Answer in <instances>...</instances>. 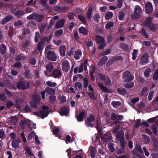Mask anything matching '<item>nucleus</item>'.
Masks as SVG:
<instances>
[{
    "label": "nucleus",
    "mask_w": 158,
    "mask_h": 158,
    "mask_svg": "<svg viewBox=\"0 0 158 158\" xmlns=\"http://www.w3.org/2000/svg\"><path fill=\"white\" fill-rule=\"evenodd\" d=\"M142 14V9L138 5H136L134 8V13L131 16L133 19H136L139 18Z\"/></svg>",
    "instance_id": "f257e3e1"
},
{
    "label": "nucleus",
    "mask_w": 158,
    "mask_h": 158,
    "mask_svg": "<svg viewBox=\"0 0 158 158\" xmlns=\"http://www.w3.org/2000/svg\"><path fill=\"white\" fill-rule=\"evenodd\" d=\"M132 152L134 155H136L140 158H144L145 157L141 147L139 145H136L135 150L133 151Z\"/></svg>",
    "instance_id": "f03ea898"
},
{
    "label": "nucleus",
    "mask_w": 158,
    "mask_h": 158,
    "mask_svg": "<svg viewBox=\"0 0 158 158\" xmlns=\"http://www.w3.org/2000/svg\"><path fill=\"white\" fill-rule=\"evenodd\" d=\"M124 135V132L122 131L118 133L116 135V138L120 141L121 146L123 148L125 146V144L123 139Z\"/></svg>",
    "instance_id": "7ed1b4c3"
},
{
    "label": "nucleus",
    "mask_w": 158,
    "mask_h": 158,
    "mask_svg": "<svg viewBox=\"0 0 158 158\" xmlns=\"http://www.w3.org/2000/svg\"><path fill=\"white\" fill-rule=\"evenodd\" d=\"M123 76L125 81L127 82L132 81L134 78L130 72L128 71L124 72L123 73Z\"/></svg>",
    "instance_id": "20e7f679"
},
{
    "label": "nucleus",
    "mask_w": 158,
    "mask_h": 158,
    "mask_svg": "<svg viewBox=\"0 0 158 158\" xmlns=\"http://www.w3.org/2000/svg\"><path fill=\"white\" fill-rule=\"evenodd\" d=\"M49 113L48 111H41L40 112H36L33 113V114L39 117L44 119L45 118L47 117Z\"/></svg>",
    "instance_id": "39448f33"
},
{
    "label": "nucleus",
    "mask_w": 158,
    "mask_h": 158,
    "mask_svg": "<svg viewBox=\"0 0 158 158\" xmlns=\"http://www.w3.org/2000/svg\"><path fill=\"white\" fill-rule=\"evenodd\" d=\"M29 85L30 83L28 82L21 81L18 83L17 85V87L20 89H26L29 88Z\"/></svg>",
    "instance_id": "423d86ee"
},
{
    "label": "nucleus",
    "mask_w": 158,
    "mask_h": 158,
    "mask_svg": "<svg viewBox=\"0 0 158 158\" xmlns=\"http://www.w3.org/2000/svg\"><path fill=\"white\" fill-rule=\"evenodd\" d=\"M145 11L147 14H151L153 10V8L151 3L150 2H147L145 5Z\"/></svg>",
    "instance_id": "0eeeda50"
},
{
    "label": "nucleus",
    "mask_w": 158,
    "mask_h": 158,
    "mask_svg": "<svg viewBox=\"0 0 158 158\" xmlns=\"http://www.w3.org/2000/svg\"><path fill=\"white\" fill-rule=\"evenodd\" d=\"M47 57L49 60L55 61L56 60V56L55 52L51 51H48Z\"/></svg>",
    "instance_id": "6e6552de"
},
{
    "label": "nucleus",
    "mask_w": 158,
    "mask_h": 158,
    "mask_svg": "<svg viewBox=\"0 0 158 158\" xmlns=\"http://www.w3.org/2000/svg\"><path fill=\"white\" fill-rule=\"evenodd\" d=\"M98 77L101 80L104 81L106 85H108L111 83V81L110 78L107 76H106L102 74H99Z\"/></svg>",
    "instance_id": "1a4fd4ad"
},
{
    "label": "nucleus",
    "mask_w": 158,
    "mask_h": 158,
    "mask_svg": "<svg viewBox=\"0 0 158 158\" xmlns=\"http://www.w3.org/2000/svg\"><path fill=\"white\" fill-rule=\"evenodd\" d=\"M62 67L63 71L68 72L70 68L69 62L67 60L64 61L62 63Z\"/></svg>",
    "instance_id": "9d476101"
},
{
    "label": "nucleus",
    "mask_w": 158,
    "mask_h": 158,
    "mask_svg": "<svg viewBox=\"0 0 158 158\" xmlns=\"http://www.w3.org/2000/svg\"><path fill=\"white\" fill-rule=\"evenodd\" d=\"M148 54L145 53L143 54L140 58V63L141 64L144 65L148 63Z\"/></svg>",
    "instance_id": "9b49d317"
},
{
    "label": "nucleus",
    "mask_w": 158,
    "mask_h": 158,
    "mask_svg": "<svg viewBox=\"0 0 158 158\" xmlns=\"http://www.w3.org/2000/svg\"><path fill=\"white\" fill-rule=\"evenodd\" d=\"M95 120V118L94 116L91 115L89 116L87 118V120L86 121V125L87 126H91L93 127L92 126V123L94 122Z\"/></svg>",
    "instance_id": "f8f14e48"
},
{
    "label": "nucleus",
    "mask_w": 158,
    "mask_h": 158,
    "mask_svg": "<svg viewBox=\"0 0 158 158\" xmlns=\"http://www.w3.org/2000/svg\"><path fill=\"white\" fill-rule=\"evenodd\" d=\"M11 12L14 14H15L18 17H19L25 14V12L23 10H19L16 11V9L13 8L10 9Z\"/></svg>",
    "instance_id": "ddd939ff"
},
{
    "label": "nucleus",
    "mask_w": 158,
    "mask_h": 158,
    "mask_svg": "<svg viewBox=\"0 0 158 158\" xmlns=\"http://www.w3.org/2000/svg\"><path fill=\"white\" fill-rule=\"evenodd\" d=\"M120 125V122L119 121H116L114 123L111 124V126L115 127L113 131L112 132L114 133H116L118 130Z\"/></svg>",
    "instance_id": "4468645a"
},
{
    "label": "nucleus",
    "mask_w": 158,
    "mask_h": 158,
    "mask_svg": "<svg viewBox=\"0 0 158 158\" xmlns=\"http://www.w3.org/2000/svg\"><path fill=\"white\" fill-rule=\"evenodd\" d=\"M53 68V66L52 64H48L46 67L47 71H45L44 72L45 75L48 77H49V76L48 74V73H50Z\"/></svg>",
    "instance_id": "2eb2a0df"
},
{
    "label": "nucleus",
    "mask_w": 158,
    "mask_h": 158,
    "mask_svg": "<svg viewBox=\"0 0 158 158\" xmlns=\"http://www.w3.org/2000/svg\"><path fill=\"white\" fill-rule=\"evenodd\" d=\"M65 21L63 19L59 20L56 24L55 27L56 29L60 28L63 27Z\"/></svg>",
    "instance_id": "dca6fc26"
},
{
    "label": "nucleus",
    "mask_w": 158,
    "mask_h": 158,
    "mask_svg": "<svg viewBox=\"0 0 158 158\" xmlns=\"http://www.w3.org/2000/svg\"><path fill=\"white\" fill-rule=\"evenodd\" d=\"M17 116H11L8 118L9 121L11 125H15L18 119Z\"/></svg>",
    "instance_id": "f3484780"
},
{
    "label": "nucleus",
    "mask_w": 158,
    "mask_h": 158,
    "mask_svg": "<svg viewBox=\"0 0 158 158\" xmlns=\"http://www.w3.org/2000/svg\"><path fill=\"white\" fill-rule=\"evenodd\" d=\"M20 142V140L19 139H14L12 142V145L15 149H17L19 147Z\"/></svg>",
    "instance_id": "a211bd4d"
},
{
    "label": "nucleus",
    "mask_w": 158,
    "mask_h": 158,
    "mask_svg": "<svg viewBox=\"0 0 158 158\" xmlns=\"http://www.w3.org/2000/svg\"><path fill=\"white\" fill-rule=\"evenodd\" d=\"M152 19V17H150L147 18L145 20L144 25L146 27H148L149 25L152 24L151 23Z\"/></svg>",
    "instance_id": "6ab92c4d"
},
{
    "label": "nucleus",
    "mask_w": 158,
    "mask_h": 158,
    "mask_svg": "<svg viewBox=\"0 0 158 158\" xmlns=\"http://www.w3.org/2000/svg\"><path fill=\"white\" fill-rule=\"evenodd\" d=\"M98 85L100 89L102 91L108 93H109L110 92V91L107 88V87L104 86L101 83H98Z\"/></svg>",
    "instance_id": "aec40b11"
},
{
    "label": "nucleus",
    "mask_w": 158,
    "mask_h": 158,
    "mask_svg": "<svg viewBox=\"0 0 158 158\" xmlns=\"http://www.w3.org/2000/svg\"><path fill=\"white\" fill-rule=\"evenodd\" d=\"M80 32L84 35H86L88 34V29L86 27H81L79 28Z\"/></svg>",
    "instance_id": "412c9836"
},
{
    "label": "nucleus",
    "mask_w": 158,
    "mask_h": 158,
    "mask_svg": "<svg viewBox=\"0 0 158 158\" xmlns=\"http://www.w3.org/2000/svg\"><path fill=\"white\" fill-rule=\"evenodd\" d=\"M60 114L62 116L66 115L68 113V110L67 107H62L60 111Z\"/></svg>",
    "instance_id": "4be33fe9"
},
{
    "label": "nucleus",
    "mask_w": 158,
    "mask_h": 158,
    "mask_svg": "<svg viewBox=\"0 0 158 158\" xmlns=\"http://www.w3.org/2000/svg\"><path fill=\"white\" fill-rule=\"evenodd\" d=\"M121 58L120 56H114L113 58V60H111L108 61L106 63V66H109L113 64L114 62V61L116 60H120Z\"/></svg>",
    "instance_id": "5701e85b"
},
{
    "label": "nucleus",
    "mask_w": 158,
    "mask_h": 158,
    "mask_svg": "<svg viewBox=\"0 0 158 158\" xmlns=\"http://www.w3.org/2000/svg\"><path fill=\"white\" fill-rule=\"evenodd\" d=\"M85 114V111H83L81 112L80 114L77 117V118L78 121L79 122L82 121Z\"/></svg>",
    "instance_id": "b1692460"
},
{
    "label": "nucleus",
    "mask_w": 158,
    "mask_h": 158,
    "mask_svg": "<svg viewBox=\"0 0 158 158\" xmlns=\"http://www.w3.org/2000/svg\"><path fill=\"white\" fill-rule=\"evenodd\" d=\"M82 53L81 51L80 50H77L74 54V58L76 60H78L79 59L80 57L81 56Z\"/></svg>",
    "instance_id": "393cba45"
},
{
    "label": "nucleus",
    "mask_w": 158,
    "mask_h": 158,
    "mask_svg": "<svg viewBox=\"0 0 158 158\" xmlns=\"http://www.w3.org/2000/svg\"><path fill=\"white\" fill-rule=\"evenodd\" d=\"M12 17L10 16H7L4 18L1 21V23L3 25L6 23L7 22L11 20Z\"/></svg>",
    "instance_id": "a878e982"
},
{
    "label": "nucleus",
    "mask_w": 158,
    "mask_h": 158,
    "mask_svg": "<svg viewBox=\"0 0 158 158\" xmlns=\"http://www.w3.org/2000/svg\"><path fill=\"white\" fill-rule=\"evenodd\" d=\"M98 155L101 158H105L106 157L105 153L102 148L98 150Z\"/></svg>",
    "instance_id": "bb28decb"
},
{
    "label": "nucleus",
    "mask_w": 158,
    "mask_h": 158,
    "mask_svg": "<svg viewBox=\"0 0 158 158\" xmlns=\"http://www.w3.org/2000/svg\"><path fill=\"white\" fill-rule=\"evenodd\" d=\"M27 26L28 27L31 28L34 30L36 27V25L34 22L31 21L27 23Z\"/></svg>",
    "instance_id": "cd10ccee"
},
{
    "label": "nucleus",
    "mask_w": 158,
    "mask_h": 158,
    "mask_svg": "<svg viewBox=\"0 0 158 158\" xmlns=\"http://www.w3.org/2000/svg\"><path fill=\"white\" fill-rule=\"evenodd\" d=\"M66 47L64 46H61L60 48V53L61 56H64L65 55Z\"/></svg>",
    "instance_id": "c85d7f7f"
},
{
    "label": "nucleus",
    "mask_w": 158,
    "mask_h": 158,
    "mask_svg": "<svg viewBox=\"0 0 158 158\" xmlns=\"http://www.w3.org/2000/svg\"><path fill=\"white\" fill-rule=\"evenodd\" d=\"M108 58L107 56H104L103 57L98 63V65L100 66L103 65L105 64Z\"/></svg>",
    "instance_id": "c756f323"
},
{
    "label": "nucleus",
    "mask_w": 158,
    "mask_h": 158,
    "mask_svg": "<svg viewBox=\"0 0 158 158\" xmlns=\"http://www.w3.org/2000/svg\"><path fill=\"white\" fill-rule=\"evenodd\" d=\"M28 120H22L20 123V126L21 129H24V126L27 125H28L27 121Z\"/></svg>",
    "instance_id": "7c9ffc66"
},
{
    "label": "nucleus",
    "mask_w": 158,
    "mask_h": 158,
    "mask_svg": "<svg viewBox=\"0 0 158 158\" xmlns=\"http://www.w3.org/2000/svg\"><path fill=\"white\" fill-rule=\"evenodd\" d=\"M146 27L147 28L153 31H156V25L153 23L151 24L148 26V27Z\"/></svg>",
    "instance_id": "2f4dec72"
},
{
    "label": "nucleus",
    "mask_w": 158,
    "mask_h": 158,
    "mask_svg": "<svg viewBox=\"0 0 158 158\" xmlns=\"http://www.w3.org/2000/svg\"><path fill=\"white\" fill-rule=\"evenodd\" d=\"M63 33V31L62 29L57 30L55 32V35L57 37H59L62 35Z\"/></svg>",
    "instance_id": "473e14b6"
},
{
    "label": "nucleus",
    "mask_w": 158,
    "mask_h": 158,
    "mask_svg": "<svg viewBox=\"0 0 158 158\" xmlns=\"http://www.w3.org/2000/svg\"><path fill=\"white\" fill-rule=\"evenodd\" d=\"M45 91L49 95H53L55 93V90L52 88H47Z\"/></svg>",
    "instance_id": "72a5a7b5"
},
{
    "label": "nucleus",
    "mask_w": 158,
    "mask_h": 158,
    "mask_svg": "<svg viewBox=\"0 0 158 158\" xmlns=\"http://www.w3.org/2000/svg\"><path fill=\"white\" fill-rule=\"evenodd\" d=\"M75 86L77 90H81L82 89V86L81 82H78L75 84Z\"/></svg>",
    "instance_id": "f704fd0d"
},
{
    "label": "nucleus",
    "mask_w": 158,
    "mask_h": 158,
    "mask_svg": "<svg viewBox=\"0 0 158 158\" xmlns=\"http://www.w3.org/2000/svg\"><path fill=\"white\" fill-rule=\"evenodd\" d=\"M46 84L48 86L52 87H54L57 85L56 83L53 82L52 81H47Z\"/></svg>",
    "instance_id": "c9c22d12"
},
{
    "label": "nucleus",
    "mask_w": 158,
    "mask_h": 158,
    "mask_svg": "<svg viewBox=\"0 0 158 158\" xmlns=\"http://www.w3.org/2000/svg\"><path fill=\"white\" fill-rule=\"evenodd\" d=\"M157 127H158V122H157L155 124L153 125L152 127L153 133L156 135L158 134L157 132Z\"/></svg>",
    "instance_id": "e433bc0d"
},
{
    "label": "nucleus",
    "mask_w": 158,
    "mask_h": 158,
    "mask_svg": "<svg viewBox=\"0 0 158 158\" xmlns=\"http://www.w3.org/2000/svg\"><path fill=\"white\" fill-rule=\"evenodd\" d=\"M142 138L144 140V142L146 143H148L150 142V139L149 137L145 135H142Z\"/></svg>",
    "instance_id": "4c0bfd02"
},
{
    "label": "nucleus",
    "mask_w": 158,
    "mask_h": 158,
    "mask_svg": "<svg viewBox=\"0 0 158 158\" xmlns=\"http://www.w3.org/2000/svg\"><path fill=\"white\" fill-rule=\"evenodd\" d=\"M113 14L111 12H109L106 13L105 18L106 20H109L112 18Z\"/></svg>",
    "instance_id": "58836bf2"
},
{
    "label": "nucleus",
    "mask_w": 158,
    "mask_h": 158,
    "mask_svg": "<svg viewBox=\"0 0 158 158\" xmlns=\"http://www.w3.org/2000/svg\"><path fill=\"white\" fill-rule=\"evenodd\" d=\"M27 123H28V126L31 129L36 128V124L33 123L32 122L29 120L27 121Z\"/></svg>",
    "instance_id": "ea45409f"
},
{
    "label": "nucleus",
    "mask_w": 158,
    "mask_h": 158,
    "mask_svg": "<svg viewBox=\"0 0 158 158\" xmlns=\"http://www.w3.org/2000/svg\"><path fill=\"white\" fill-rule=\"evenodd\" d=\"M61 72L59 70H55L53 72L54 77L55 78L58 77L61 75Z\"/></svg>",
    "instance_id": "a19ab883"
},
{
    "label": "nucleus",
    "mask_w": 158,
    "mask_h": 158,
    "mask_svg": "<svg viewBox=\"0 0 158 158\" xmlns=\"http://www.w3.org/2000/svg\"><path fill=\"white\" fill-rule=\"evenodd\" d=\"M96 41L97 43H102L103 42H104V40L103 38L100 36H97L96 37Z\"/></svg>",
    "instance_id": "79ce46f5"
},
{
    "label": "nucleus",
    "mask_w": 158,
    "mask_h": 158,
    "mask_svg": "<svg viewBox=\"0 0 158 158\" xmlns=\"http://www.w3.org/2000/svg\"><path fill=\"white\" fill-rule=\"evenodd\" d=\"M90 154L92 158H94L95 157L96 155L95 150L94 148L91 149Z\"/></svg>",
    "instance_id": "37998d69"
},
{
    "label": "nucleus",
    "mask_w": 158,
    "mask_h": 158,
    "mask_svg": "<svg viewBox=\"0 0 158 158\" xmlns=\"http://www.w3.org/2000/svg\"><path fill=\"white\" fill-rule=\"evenodd\" d=\"M37 15L36 13H33L31 15L27 17V19H36Z\"/></svg>",
    "instance_id": "c03bdc74"
},
{
    "label": "nucleus",
    "mask_w": 158,
    "mask_h": 158,
    "mask_svg": "<svg viewBox=\"0 0 158 158\" xmlns=\"http://www.w3.org/2000/svg\"><path fill=\"white\" fill-rule=\"evenodd\" d=\"M111 104L115 108H117L121 105V103L120 102L113 101L111 103Z\"/></svg>",
    "instance_id": "a18cd8bd"
},
{
    "label": "nucleus",
    "mask_w": 158,
    "mask_h": 158,
    "mask_svg": "<svg viewBox=\"0 0 158 158\" xmlns=\"http://www.w3.org/2000/svg\"><path fill=\"white\" fill-rule=\"evenodd\" d=\"M23 100L21 99L18 98L15 101V103L16 104V106L19 107L20 106V105L23 103Z\"/></svg>",
    "instance_id": "49530a36"
},
{
    "label": "nucleus",
    "mask_w": 158,
    "mask_h": 158,
    "mask_svg": "<svg viewBox=\"0 0 158 158\" xmlns=\"http://www.w3.org/2000/svg\"><path fill=\"white\" fill-rule=\"evenodd\" d=\"M152 140L154 147L155 148H157L158 147V139H156L155 138H153Z\"/></svg>",
    "instance_id": "de8ad7c7"
},
{
    "label": "nucleus",
    "mask_w": 158,
    "mask_h": 158,
    "mask_svg": "<svg viewBox=\"0 0 158 158\" xmlns=\"http://www.w3.org/2000/svg\"><path fill=\"white\" fill-rule=\"evenodd\" d=\"M151 72L150 69L148 68L146 69L144 73L145 76L147 77H148L150 76V73Z\"/></svg>",
    "instance_id": "09e8293b"
},
{
    "label": "nucleus",
    "mask_w": 158,
    "mask_h": 158,
    "mask_svg": "<svg viewBox=\"0 0 158 158\" xmlns=\"http://www.w3.org/2000/svg\"><path fill=\"white\" fill-rule=\"evenodd\" d=\"M26 150L27 152V153L30 156L31 158H34V156L33 155V154L32 152L31 151L29 148L27 146H26Z\"/></svg>",
    "instance_id": "8fccbe9b"
},
{
    "label": "nucleus",
    "mask_w": 158,
    "mask_h": 158,
    "mask_svg": "<svg viewBox=\"0 0 158 158\" xmlns=\"http://www.w3.org/2000/svg\"><path fill=\"white\" fill-rule=\"evenodd\" d=\"M56 100V97L54 95H51L49 97V100L51 103H54Z\"/></svg>",
    "instance_id": "3c124183"
},
{
    "label": "nucleus",
    "mask_w": 158,
    "mask_h": 158,
    "mask_svg": "<svg viewBox=\"0 0 158 158\" xmlns=\"http://www.w3.org/2000/svg\"><path fill=\"white\" fill-rule=\"evenodd\" d=\"M125 16V13L122 12H120L118 15V19L120 20H122Z\"/></svg>",
    "instance_id": "603ef678"
},
{
    "label": "nucleus",
    "mask_w": 158,
    "mask_h": 158,
    "mask_svg": "<svg viewBox=\"0 0 158 158\" xmlns=\"http://www.w3.org/2000/svg\"><path fill=\"white\" fill-rule=\"evenodd\" d=\"M117 91L122 94H127L126 91L122 88H118L117 89Z\"/></svg>",
    "instance_id": "864d4df0"
},
{
    "label": "nucleus",
    "mask_w": 158,
    "mask_h": 158,
    "mask_svg": "<svg viewBox=\"0 0 158 158\" xmlns=\"http://www.w3.org/2000/svg\"><path fill=\"white\" fill-rule=\"evenodd\" d=\"M120 47L121 48L126 51L128 50V46L125 43H121L120 44Z\"/></svg>",
    "instance_id": "5fc2aeb1"
},
{
    "label": "nucleus",
    "mask_w": 158,
    "mask_h": 158,
    "mask_svg": "<svg viewBox=\"0 0 158 158\" xmlns=\"http://www.w3.org/2000/svg\"><path fill=\"white\" fill-rule=\"evenodd\" d=\"M25 57L23 55L20 54L16 56V60L17 61L20 60L25 59Z\"/></svg>",
    "instance_id": "6e6d98bb"
},
{
    "label": "nucleus",
    "mask_w": 158,
    "mask_h": 158,
    "mask_svg": "<svg viewBox=\"0 0 158 158\" xmlns=\"http://www.w3.org/2000/svg\"><path fill=\"white\" fill-rule=\"evenodd\" d=\"M32 98L33 100L35 101L37 103L39 102L40 100V98L37 95H33L32 96Z\"/></svg>",
    "instance_id": "4d7b16f0"
},
{
    "label": "nucleus",
    "mask_w": 158,
    "mask_h": 158,
    "mask_svg": "<svg viewBox=\"0 0 158 158\" xmlns=\"http://www.w3.org/2000/svg\"><path fill=\"white\" fill-rule=\"evenodd\" d=\"M0 48V52L2 54H3L5 53L6 49L5 45L4 44H2Z\"/></svg>",
    "instance_id": "13d9d810"
},
{
    "label": "nucleus",
    "mask_w": 158,
    "mask_h": 158,
    "mask_svg": "<svg viewBox=\"0 0 158 158\" xmlns=\"http://www.w3.org/2000/svg\"><path fill=\"white\" fill-rule=\"evenodd\" d=\"M92 15V10L91 8H89L87 14V17L88 19H90Z\"/></svg>",
    "instance_id": "bf43d9fd"
},
{
    "label": "nucleus",
    "mask_w": 158,
    "mask_h": 158,
    "mask_svg": "<svg viewBox=\"0 0 158 158\" xmlns=\"http://www.w3.org/2000/svg\"><path fill=\"white\" fill-rule=\"evenodd\" d=\"M114 25V23L113 22H110L106 25L105 27L106 29H109L111 27H113Z\"/></svg>",
    "instance_id": "052dcab7"
},
{
    "label": "nucleus",
    "mask_w": 158,
    "mask_h": 158,
    "mask_svg": "<svg viewBox=\"0 0 158 158\" xmlns=\"http://www.w3.org/2000/svg\"><path fill=\"white\" fill-rule=\"evenodd\" d=\"M138 51L136 50H134L133 51L132 53V59L135 60L137 56L138 55Z\"/></svg>",
    "instance_id": "680f3d73"
},
{
    "label": "nucleus",
    "mask_w": 158,
    "mask_h": 158,
    "mask_svg": "<svg viewBox=\"0 0 158 158\" xmlns=\"http://www.w3.org/2000/svg\"><path fill=\"white\" fill-rule=\"evenodd\" d=\"M108 148L109 150L111 152H113L114 150V146L112 143H110L108 145Z\"/></svg>",
    "instance_id": "e2e57ef3"
},
{
    "label": "nucleus",
    "mask_w": 158,
    "mask_h": 158,
    "mask_svg": "<svg viewBox=\"0 0 158 158\" xmlns=\"http://www.w3.org/2000/svg\"><path fill=\"white\" fill-rule=\"evenodd\" d=\"M47 2V1L43 0L40 1L39 2V3L43 6L45 8H46L47 7V6L46 5Z\"/></svg>",
    "instance_id": "0e129e2a"
},
{
    "label": "nucleus",
    "mask_w": 158,
    "mask_h": 158,
    "mask_svg": "<svg viewBox=\"0 0 158 158\" xmlns=\"http://www.w3.org/2000/svg\"><path fill=\"white\" fill-rule=\"evenodd\" d=\"M43 43L42 42H40L38 44L37 48L38 50L41 51L43 49Z\"/></svg>",
    "instance_id": "69168bd1"
},
{
    "label": "nucleus",
    "mask_w": 158,
    "mask_h": 158,
    "mask_svg": "<svg viewBox=\"0 0 158 158\" xmlns=\"http://www.w3.org/2000/svg\"><path fill=\"white\" fill-rule=\"evenodd\" d=\"M153 78L154 81L158 79V69H156Z\"/></svg>",
    "instance_id": "338daca9"
},
{
    "label": "nucleus",
    "mask_w": 158,
    "mask_h": 158,
    "mask_svg": "<svg viewBox=\"0 0 158 158\" xmlns=\"http://www.w3.org/2000/svg\"><path fill=\"white\" fill-rule=\"evenodd\" d=\"M59 99L61 103H64L66 100V98L64 96H60L59 97Z\"/></svg>",
    "instance_id": "774afa93"
}]
</instances>
